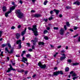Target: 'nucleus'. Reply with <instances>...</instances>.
<instances>
[{
  "mask_svg": "<svg viewBox=\"0 0 80 80\" xmlns=\"http://www.w3.org/2000/svg\"><path fill=\"white\" fill-rule=\"evenodd\" d=\"M32 27L33 28H31L30 27H29L28 28V30H32V32H33L34 35L35 36H37L38 35V32H37V26L36 25H34L32 26Z\"/></svg>",
  "mask_w": 80,
  "mask_h": 80,
  "instance_id": "obj_1",
  "label": "nucleus"
},
{
  "mask_svg": "<svg viewBox=\"0 0 80 80\" xmlns=\"http://www.w3.org/2000/svg\"><path fill=\"white\" fill-rule=\"evenodd\" d=\"M16 13L18 15V17L21 18L23 17V14L21 12L20 10L18 9L16 11Z\"/></svg>",
  "mask_w": 80,
  "mask_h": 80,
  "instance_id": "obj_2",
  "label": "nucleus"
},
{
  "mask_svg": "<svg viewBox=\"0 0 80 80\" xmlns=\"http://www.w3.org/2000/svg\"><path fill=\"white\" fill-rule=\"evenodd\" d=\"M15 9V7H12V8H10V11H9L8 12L5 14V16L6 17H7L8 16V14L9 13H10L11 12H12V10H13Z\"/></svg>",
  "mask_w": 80,
  "mask_h": 80,
  "instance_id": "obj_3",
  "label": "nucleus"
},
{
  "mask_svg": "<svg viewBox=\"0 0 80 80\" xmlns=\"http://www.w3.org/2000/svg\"><path fill=\"white\" fill-rule=\"evenodd\" d=\"M10 68H8V70L6 71L7 73L10 72L11 70H13V71H16V69H14L12 67V66L11 64H10L9 65Z\"/></svg>",
  "mask_w": 80,
  "mask_h": 80,
  "instance_id": "obj_4",
  "label": "nucleus"
},
{
  "mask_svg": "<svg viewBox=\"0 0 80 80\" xmlns=\"http://www.w3.org/2000/svg\"><path fill=\"white\" fill-rule=\"evenodd\" d=\"M38 65L39 66V67H40V68H46V65L45 64L42 65V62H39V63H38Z\"/></svg>",
  "mask_w": 80,
  "mask_h": 80,
  "instance_id": "obj_5",
  "label": "nucleus"
},
{
  "mask_svg": "<svg viewBox=\"0 0 80 80\" xmlns=\"http://www.w3.org/2000/svg\"><path fill=\"white\" fill-rule=\"evenodd\" d=\"M61 74V75H63V72H62V71H58L56 72H53V75H52L53 76V75H58L59 74Z\"/></svg>",
  "mask_w": 80,
  "mask_h": 80,
  "instance_id": "obj_6",
  "label": "nucleus"
},
{
  "mask_svg": "<svg viewBox=\"0 0 80 80\" xmlns=\"http://www.w3.org/2000/svg\"><path fill=\"white\" fill-rule=\"evenodd\" d=\"M64 32H65V31L63 28H61L60 30V33L61 35H63L64 34Z\"/></svg>",
  "mask_w": 80,
  "mask_h": 80,
  "instance_id": "obj_7",
  "label": "nucleus"
},
{
  "mask_svg": "<svg viewBox=\"0 0 80 80\" xmlns=\"http://www.w3.org/2000/svg\"><path fill=\"white\" fill-rule=\"evenodd\" d=\"M31 42H33V44L34 45H35V43L37 42V38H35L34 39V40H32Z\"/></svg>",
  "mask_w": 80,
  "mask_h": 80,
  "instance_id": "obj_8",
  "label": "nucleus"
},
{
  "mask_svg": "<svg viewBox=\"0 0 80 80\" xmlns=\"http://www.w3.org/2000/svg\"><path fill=\"white\" fill-rule=\"evenodd\" d=\"M27 30V28H26L25 29H24V30L22 32H21V35L22 36H23L26 33V31Z\"/></svg>",
  "mask_w": 80,
  "mask_h": 80,
  "instance_id": "obj_9",
  "label": "nucleus"
},
{
  "mask_svg": "<svg viewBox=\"0 0 80 80\" xmlns=\"http://www.w3.org/2000/svg\"><path fill=\"white\" fill-rule=\"evenodd\" d=\"M21 40L19 39L18 40L16 41V44H22V42H21Z\"/></svg>",
  "mask_w": 80,
  "mask_h": 80,
  "instance_id": "obj_10",
  "label": "nucleus"
},
{
  "mask_svg": "<svg viewBox=\"0 0 80 80\" xmlns=\"http://www.w3.org/2000/svg\"><path fill=\"white\" fill-rule=\"evenodd\" d=\"M24 61H25L26 62L27 61V58H25L24 57H22V62H24Z\"/></svg>",
  "mask_w": 80,
  "mask_h": 80,
  "instance_id": "obj_11",
  "label": "nucleus"
},
{
  "mask_svg": "<svg viewBox=\"0 0 80 80\" xmlns=\"http://www.w3.org/2000/svg\"><path fill=\"white\" fill-rule=\"evenodd\" d=\"M80 5V2H79L78 1H76V2H75L74 3H73V5Z\"/></svg>",
  "mask_w": 80,
  "mask_h": 80,
  "instance_id": "obj_12",
  "label": "nucleus"
},
{
  "mask_svg": "<svg viewBox=\"0 0 80 80\" xmlns=\"http://www.w3.org/2000/svg\"><path fill=\"white\" fill-rule=\"evenodd\" d=\"M16 38H17V39H18L20 37V34L18 33L16 34Z\"/></svg>",
  "mask_w": 80,
  "mask_h": 80,
  "instance_id": "obj_13",
  "label": "nucleus"
},
{
  "mask_svg": "<svg viewBox=\"0 0 80 80\" xmlns=\"http://www.w3.org/2000/svg\"><path fill=\"white\" fill-rule=\"evenodd\" d=\"M53 10L54 11V12H55L56 14L57 15H58V13L60 12V11H59V10H57L55 9H54Z\"/></svg>",
  "mask_w": 80,
  "mask_h": 80,
  "instance_id": "obj_14",
  "label": "nucleus"
},
{
  "mask_svg": "<svg viewBox=\"0 0 80 80\" xmlns=\"http://www.w3.org/2000/svg\"><path fill=\"white\" fill-rule=\"evenodd\" d=\"M65 58H66V56L62 57L60 58V60L61 61H62V60H65Z\"/></svg>",
  "mask_w": 80,
  "mask_h": 80,
  "instance_id": "obj_15",
  "label": "nucleus"
},
{
  "mask_svg": "<svg viewBox=\"0 0 80 80\" xmlns=\"http://www.w3.org/2000/svg\"><path fill=\"white\" fill-rule=\"evenodd\" d=\"M34 17L38 18L40 17V15L39 14H35L34 16Z\"/></svg>",
  "mask_w": 80,
  "mask_h": 80,
  "instance_id": "obj_16",
  "label": "nucleus"
},
{
  "mask_svg": "<svg viewBox=\"0 0 80 80\" xmlns=\"http://www.w3.org/2000/svg\"><path fill=\"white\" fill-rule=\"evenodd\" d=\"M3 12H5L7 10V8L5 6H4L3 7Z\"/></svg>",
  "mask_w": 80,
  "mask_h": 80,
  "instance_id": "obj_17",
  "label": "nucleus"
},
{
  "mask_svg": "<svg viewBox=\"0 0 80 80\" xmlns=\"http://www.w3.org/2000/svg\"><path fill=\"white\" fill-rule=\"evenodd\" d=\"M38 44L39 45H44V42H39L38 43Z\"/></svg>",
  "mask_w": 80,
  "mask_h": 80,
  "instance_id": "obj_18",
  "label": "nucleus"
},
{
  "mask_svg": "<svg viewBox=\"0 0 80 80\" xmlns=\"http://www.w3.org/2000/svg\"><path fill=\"white\" fill-rule=\"evenodd\" d=\"M7 45L9 48H12V46H11V45L10 43H8Z\"/></svg>",
  "mask_w": 80,
  "mask_h": 80,
  "instance_id": "obj_19",
  "label": "nucleus"
},
{
  "mask_svg": "<svg viewBox=\"0 0 80 80\" xmlns=\"http://www.w3.org/2000/svg\"><path fill=\"white\" fill-rule=\"evenodd\" d=\"M65 72H68L69 71V68L67 67L65 69Z\"/></svg>",
  "mask_w": 80,
  "mask_h": 80,
  "instance_id": "obj_20",
  "label": "nucleus"
},
{
  "mask_svg": "<svg viewBox=\"0 0 80 80\" xmlns=\"http://www.w3.org/2000/svg\"><path fill=\"white\" fill-rule=\"evenodd\" d=\"M66 25L68 27H70V23H69V22H67L66 23Z\"/></svg>",
  "mask_w": 80,
  "mask_h": 80,
  "instance_id": "obj_21",
  "label": "nucleus"
},
{
  "mask_svg": "<svg viewBox=\"0 0 80 80\" xmlns=\"http://www.w3.org/2000/svg\"><path fill=\"white\" fill-rule=\"evenodd\" d=\"M47 3H48V1H45L44 2V5H46Z\"/></svg>",
  "mask_w": 80,
  "mask_h": 80,
  "instance_id": "obj_22",
  "label": "nucleus"
},
{
  "mask_svg": "<svg viewBox=\"0 0 80 80\" xmlns=\"http://www.w3.org/2000/svg\"><path fill=\"white\" fill-rule=\"evenodd\" d=\"M77 75V74L75 72H74L72 74V77H75Z\"/></svg>",
  "mask_w": 80,
  "mask_h": 80,
  "instance_id": "obj_23",
  "label": "nucleus"
},
{
  "mask_svg": "<svg viewBox=\"0 0 80 80\" xmlns=\"http://www.w3.org/2000/svg\"><path fill=\"white\" fill-rule=\"evenodd\" d=\"M72 65H79V63H72Z\"/></svg>",
  "mask_w": 80,
  "mask_h": 80,
  "instance_id": "obj_24",
  "label": "nucleus"
},
{
  "mask_svg": "<svg viewBox=\"0 0 80 80\" xmlns=\"http://www.w3.org/2000/svg\"><path fill=\"white\" fill-rule=\"evenodd\" d=\"M7 46V44H2L1 45V46L2 47H6Z\"/></svg>",
  "mask_w": 80,
  "mask_h": 80,
  "instance_id": "obj_25",
  "label": "nucleus"
},
{
  "mask_svg": "<svg viewBox=\"0 0 80 80\" xmlns=\"http://www.w3.org/2000/svg\"><path fill=\"white\" fill-rule=\"evenodd\" d=\"M5 52H6V51L7 52H8V53H9V51H8V48H6L5 49Z\"/></svg>",
  "mask_w": 80,
  "mask_h": 80,
  "instance_id": "obj_26",
  "label": "nucleus"
},
{
  "mask_svg": "<svg viewBox=\"0 0 80 80\" xmlns=\"http://www.w3.org/2000/svg\"><path fill=\"white\" fill-rule=\"evenodd\" d=\"M52 16H51V17L49 18H48V19L50 21L51 20H52V19H53V18L52 17Z\"/></svg>",
  "mask_w": 80,
  "mask_h": 80,
  "instance_id": "obj_27",
  "label": "nucleus"
},
{
  "mask_svg": "<svg viewBox=\"0 0 80 80\" xmlns=\"http://www.w3.org/2000/svg\"><path fill=\"white\" fill-rule=\"evenodd\" d=\"M67 61L69 63H71L72 62V60L71 59H68L67 60Z\"/></svg>",
  "mask_w": 80,
  "mask_h": 80,
  "instance_id": "obj_28",
  "label": "nucleus"
},
{
  "mask_svg": "<svg viewBox=\"0 0 80 80\" xmlns=\"http://www.w3.org/2000/svg\"><path fill=\"white\" fill-rule=\"evenodd\" d=\"M31 55L30 54H27L26 55V57H27V58H28V57H30Z\"/></svg>",
  "mask_w": 80,
  "mask_h": 80,
  "instance_id": "obj_29",
  "label": "nucleus"
},
{
  "mask_svg": "<svg viewBox=\"0 0 80 80\" xmlns=\"http://www.w3.org/2000/svg\"><path fill=\"white\" fill-rule=\"evenodd\" d=\"M64 28L65 30H67V26H66V25L64 26Z\"/></svg>",
  "mask_w": 80,
  "mask_h": 80,
  "instance_id": "obj_30",
  "label": "nucleus"
},
{
  "mask_svg": "<svg viewBox=\"0 0 80 80\" xmlns=\"http://www.w3.org/2000/svg\"><path fill=\"white\" fill-rule=\"evenodd\" d=\"M66 8H67V9H70V8H71V7L69 6H67Z\"/></svg>",
  "mask_w": 80,
  "mask_h": 80,
  "instance_id": "obj_31",
  "label": "nucleus"
},
{
  "mask_svg": "<svg viewBox=\"0 0 80 80\" xmlns=\"http://www.w3.org/2000/svg\"><path fill=\"white\" fill-rule=\"evenodd\" d=\"M47 32H48V31L47 30H45L44 31V34H46Z\"/></svg>",
  "mask_w": 80,
  "mask_h": 80,
  "instance_id": "obj_32",
  "label": "nucleus"
},
{
  "mask_svg": "<svg viewBox=\"0 0 80 80\" xmlns=\"http://www.w3.org/2000/svg\"><path fill=\"white\" fill-rule=\"evenodd\" d=\"M2 31H0V37H2Z\"/></svg>",
  "mask_w": 80,
  "mask_h": 80,
  "instance_id": "obj_33",
  "label": "nucleus"
},
{
  "mask_svg": "<svg viewBox=\"0 0 80 80\" xmlns=\"http://www.w3.org/2000/svg\"><path fill=\"white\" fill-rule=\"evenodd\" d=\"M53 28L54 30H58V28L54 27Z\"/></svg>",
  "mask_w": 80,
  "mask_h": 80,
  "instance_id": "obj_34",
  "label": "nucleus"
},
{
  "mask_svg": "<svg viewBox=\"0 0 80 80\" xmlns=\"http://www.w3.org/2000/svg\"><path fill=\"white\" fill-rule=\"evenodd\" d=\"M61 53H65V50H62L61 51Z\"/></svg>",
  "mask_w": 80,
  "mask_h": 80,
  "instance_id": "obj_35",
  "label": "nucleus"
},
{
  "mask_svg": "<svg viewBox=\"0 0 80 80\" xmlns=\"http://www.w3.org/2000/svg\"><path fill=\"white\" fill-rule=\"evenodd\" d=\"M61 55H62V56H64V57H65V56H66V55L64 53H61Z\"/></svg>",
  "mask_w": 80,
  "mask_h": 80,
  "instance_id": "obj_36",
  "label": "nucleus"
},
{
  "mask_svg": "<svg viewBox=\"0 0 80 80\" xmlns=\"http://www.w3.org/2000/svg\"><path fill=\"white\" fill-rule=\"evenodd\" d=\"M13 53V51L12 50H11L10 52H8V53Z\"/></svg>",
  "mask_w": 80,
  "mask_h": 80,
  "instance_id": "obj_37",
  "label": "nucleus"
},
{
  "mask_svg": "<svg viewBox=\"0 0 80 80\" xmlns=\"http://www.w3.org/2000/svg\"><path fill=\"white\" fill-rule=\"evenodd\" d=\"M78 77H75L72 78V79H73L74 80H75V79H77V78Z\"/></svg>",
  "mask_w": 80,
  "mask_h": 80,
  "instance_id": "obj_38",
  "label": "nucleus"
},
{
  "mask_svg": "<svg viewBox=\"0 0 80 80\" xmlns=\"http://www.w3.org/2000/svg\"><path fill=\"white\" fill-rule=\"evenodd\" d=\"M77 29H78V28L77 27H75L74 28V30H77Z\"/></svg>",
  "mask_w": 80,
  "mask_h": 80,
  "instance_id": "obj_39",
  "label": "nucleus"
},
{
  "mask_svg": "<svg viewBox=\"0 0 80 80\" xmlns=\"http://www.w3.org/2000/svg\"><path fill=\"white\" fill-rule=\"evenodd\" d=\"M44 38L45 40H48V38L46 36L44 37Z\"/></svg>",
  "mask_w": 80,
  "mask_h": 80,
  "instance_id": "obj_40",
  "label": "nucleus"
},
{
  "mask_svg": "<svg viewBox=\"0 0 80 80\" xmlns=\"http://www.w3.org/2000/svg\"><path fill=\"white\" fill-rule=\"evenodd\" d=\"M11 28L12 29H15V27L13 26H12Z\"/></svg>",
  "mask_w": 80,
  "mask_h": 80,
  "instance_id": "obj_41",
  "label": "nucleus"
},
{
  "mask_svg": "<svg viewBox=\"0 0 80 80\" xmlns=\"http://www.w3.org/2000/svg\"><path fill=\"white\" fill-rule=\"evenodd\" d=\"M18 47H19V48H22V45H21V44H19V45H18Z\"/></svg>",
  "mask_w": 80,
  "mask_h": 80,
  "instance_id": "obj_42",
  "label": "nucleus"
},
{
  "mask_svg": "<svg viewBox=\"0 0 80 80\" xmlns=\"http://www.w3.org/2000/svg\"><path fill=\"white\" fill-rule=\"evenodd\" d=\"M19 3H20L21 4H22L23 3V2L22 1L20 0L19 1Z\"/></svg>",
  "mask_w": 80,
  "mask_h": 80,
  "instance_id": "obj_43",
  "label": "nucleus"
},
{
  "mask_svg": "<svg viewBox=\"0 0 80 80\" xmlns=\"http://www.w3.org/2000/svg\"><path fill=\"white\" fill-rule=\"evenodd\" d=\"M19 72H21V73H22V72H24V70L22 69L21 70V71H19Z\"/></svg>",
  "mask_w": 80,
  "mask_h": 80,
  "instance_id": "obj_44",
  "label": "nucleus"
},
{
  "mask_svg": "<svg viewBox=\"0 0 80 80\" xmlns=\"http://www.w3.org/2000/svg\"><path fill=\"white\" fill-rule=\"evenodd\" d=\"M26 44L28 47H30V44L29 43H27Z\"/></svg>",
  "mask_w": 80,
  "mask_h": 80,
  "instance_id": "obj_45",
  "label": "nucleus"
},
{
  "mask_svg": "<svg viewBox=\"0 0 80 80\" xmlns=\"http://www.w3.org/2000/svg\"><path fill=\"white\" fill-rule=\"evenodd\" d=\"M58 52H56V53L54 55V57H56V56H57V54H58Z\"/></svg>",
  "mask_w": 80,
  "mask_h": 80,
  "instance_id": "obj_46",
  "label": "nucleus"
},
{
  "mask_svg": "<svg viewBox=\"0 0 80 80\" xmlns=\"http://www.w3.org/2000/svg\"><path fill=\"white\" fill-rule=\"evenodd\" d=\"M16 57H20V55L19 54L16 55Z\"/></svg>",
  "mask_w": 80,
  "mask_h": 80,
  "instance_id": "obj_47",
  "label": "nucleus"
},
{
  "mask_svg": "<svg viewBox=\"0 0 80 80\" xmlns=\"http://www.w3.org/2000/svg\"><path fill=\"white\" fill-rule=\"evenodd\" d=\"M27 73H28V71H26L24 73L25 75H27Z\"/></svg>",
  "mask_w": 80,
  "mask_h": 80,
  "instance_id": "obj_48",
  "label": "nucleus"
},
{
  "mask_svg": "<svg viewBox=\"0 0 80 80\" xmlns=\"http://www.w3.org/2000/svg\"><path fill=\"white\" fill-rule=\"evenodd\" d=\"M53 11H51L50 12V13L51 14V15H52V14H53Z\"/></svg>",
  "mask_w": 80,
  "mask_h": 80,
  "instance_id": "obj_49",
  "label": "nucleus"
},
{
  "mask_svg": "<svg viewBox=\"0 0 80 80\" xmlns=\"http://www.w3.org/2000/svg\"><path fill=\"white\" fill-rule=\"evenodd\" d=\"M18 28H20L21 27V25H19L18 26Z\"/></svg>",
  "mask_w": 80,
  "mask_h": 80,
  "instance_id": "obj_50",
  "label": "nucleus"
},
{
  "mask_svg": "<svg viewBox=\"0 0 80 80\" xmlns=\"http://www.w3.org/2000/svg\"><path fill=\"white\" fill-rule=\"evenodd\" d=\"M70 31H71V32H73V30L72 29H69Z\"/></svg>",
  "mask_w": 80,
  "mask_h": 80,
  "instance_id": "obj_51",
  "label": "nucleus"
},
{
  "mask_svg": "<svg viewBox=\"0 0 80 80\" xmlns=\"http://www.w3.org/2000/svg\"><path fill=\"white\" fill-rule=\"evenodd\" d=\"M44 20L45 22H47V21L48 20V19H44Z\"/></svg>",
  "mask_w": 80,
  "mask_h": 80,
  "instance_id": "obj_52",
  "label": "nucleus"
},
{
  "mask_svg": "<svg viewBox=\"0 0 80 80\" xmlns=\"http://www.w3.org/2000/svg\"><path fill=\"white\" fill-rule=\"evenodd\" d=\"M61 47H62L61 46H59L58 47V48H61Z\"/></svg>",
  "mask_w": 80,
  "mask_h": 80,
  "instance_id": "obj_53",
  "label": "nucleus"
},
{
  "mask_svg": "<svg viewBox=\"0 0 80 80\" xmlns=\"http://www.w3.org/2000/svg\"><path fill=\"white\" fill-rule=\"evenodd\" d=\"M46 28H47V30H50V27H47Z\"/></svg>",
  "mask_w": 80,
  "mask_h": 80,
  "instance_id": "obj_54",
  "label": "nucleus"
},
{
  "mask_svg": "<svg viewBox=\"0 0 80 80\" xmlns=\"http://www.w3.org/2000/svg\"><path fill=\"white\" fill-rule=\"evenodd\" d=\"M32 49H34V48H35V47L33 45H32Z\"/></svg>",
  "mask_w": 80,
  "mask_h": 80,
  "instance_id": "obj_55",
  "label": "nucleus"
},
{
  "mask_svg": "<svg viewBox=\"0 0 80 80\" xmlns=\"http://www.w3.org/2000/svg\"><path fill=\"white\" fill-rule=\"evenodd\" d=\"M24 40H25V37H23L22 38V41H24Z\"/></svg>",
  "mask_w": 80,
  "mask_h": 80,
  "instance_id": "obj_56",
  "label": "nucleus"
},
{
  "mask_svg": "<svg viewBox=\"0 0 80 80\" xmlns=\"http://www.w3.org/2000/svg\"><path fill=\"white\" fill-rule=\"evenodd\" d=\"M73 71H71L70 72V74H73Z\"/></svg>",
  "mask_w": 80,
  "mask_h": 80,
  "instance_id": "obj_57",
  "label": "nucleus"
},
{
  "mask_svg": "<svg viewBox=\"0 0 80 80\" xmlns=\"http://www.w3.org/2000/svg\"><path fill=\"white\" fill-rule=\"evenodd\" d=\"M29 51H30V52H32V49H29L28 50Z\"/></svg>",
  "mask_w": 80,
  "mask_h": 80,
  "instance_id": "obj_58",
  "label": "nucleus"
},
{
  "mask_svg": "<svg viewBox=\"0 0 80 80\" xmlns=\"http://www.w3.org/2000/svg\"><path fill=\"white\" fill-rule=\"evenodd\" d=\"M77 36H78V34H77L76 35L74 36L73 37H74V38H75V37H77Z\"/></svg>",
  "mask_w": 80,
  "mask_h": 80,
  "instance_id": "obj_59",
  "label": "nucleus"
},
{
  "mask_svg": "<svg viewBox=\"0 0 80 80\" xmlns=\"http://www.w3.org/2000/svg\"><path fill=\"white\" fill-rule=\"evenodd\" d=\"M31 12H35V11L33 10H32L31 11Z\"/></svg>",
  "mask_w": 80,
  "mask_h": 80,
  "instance_id": "obj_60",
  "label": "nucleus"
},
{
  "mask_svg": "<svg viewBox=\"0 0 80 80\" xmlns=\"http://www.w3.org/2000/svg\"><path fill=\"white\" fill-rule=\"evenodd\" d=\"M26 52V51H22V53L24 54Z\"/></svg>",
  "mask_w": 80,
  "mask_h": 80,
  "instance_id": "obj_61",
  "label": "nucleus"
},
{
  "mask_svg": "<svg viewBox=\"0 0 80 80\" xmlns=\"http://www.w3.org/2000/svg\"><path fill=\"white\" fill-rule=\"evenodd\" d=\"M59 17H60V18H62V14H60L59 15Z\"/></svg>",
  "mask_w": 80,
  "mask_h": 80,
  "instance_id": "obj_62",
  "label": "nucleus"
},
{
  "mask_svg": "<svg viewBox=\"0 0 80 80\" xmlns=\"http://www.w3.org/2000/svg\"><path fill=\"white\" fill-rule=\"evenodd\" d=\"M50 46H51V48H53V47H54L51 44L50 45Z\"/></svg>",
  "mask_w": 80,
  "mask_h": 80,
  "instance_id": "obj_63",
  "label": "nucleus"
},
{
  "mask_svg": "<svg viewBox=\"0 0 80 80\" xmlns=\"http://www.w3.org/2000/svg\"><path fill=\"white\" fill-rule=\"evenodd\" d=\"M78 42H80V37H79L78 38Z\"/></svg>",
  "mask_w": 80,
  "mask_h": 80,
  "instance_id": "obj_64",
  "label": "nucleus"
}]
</instances>
